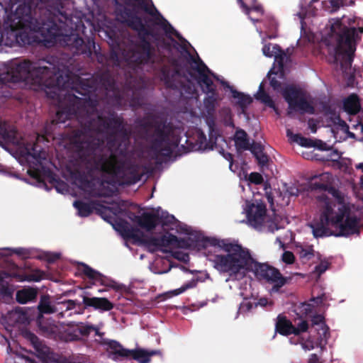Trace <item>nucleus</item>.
Masks as SVG:
<instances>
[{
  "label": "nucleus",
  "instance_id": "7ed1b4c3",
  "mask_svg": "<svg viewBox=\"0 0 363 363\" xmlns=\"http://www.w3.org/2000/svg\"><path fill=\"white\" fill-rule=\"evenodd\" d=\"M140 7L147 15L139 16L134 10L128 8H124L121 13L123 21L129 28L137 32L140 40L126 55L127 60L136 66L155 63V49L147 38L152 37L157 39V28L162 29L167 36L174 35L179 40L186 41L152 3L149 6L143 1L140 4Z\"/></svg>",
  "mask_w": 363,
  "mask_h": 363
},
{
  "label": "nucleus",
  "instance_id": "bb28decb",
  "mask_svg": "<svg viewBox=\"0 0 363 363\" xmlns=\"http://www.w3.org/2000/svg\"><path fill=\"white\" fill-rule=\"evenodd\" d=\"M37 324L40 330L46 336H52L57 334L58 327L54 320L45 319L43 315L37 318Z\"/></svg>",
  "mask_w": 363,
  "mask_h": 363
},
{
  "label": "nucleus",
  "instance_id": "393cba45",
  "mask_svg": "<svg viewBox=\"0 0 363 363\" xmlns=\"http://www.w3.org/2000/svg\"><path fill=\"white\" fill-rule=\"evenodd\" d=\"M24 9H26L27 13L21 17L23 19V22H25L26 23V26H23L22 28H18V41H16V45L19 46H25L26 45H30L32 43V39L30 35V33L26 30V28H29V20L30 19V16L29 14L30 9L26 8V6L24 7Z\"/></svg>",
  "mask_w": 363,
  "mask_h": 363
},
{
  "label": "nucleus",
  "instance_id": "a19ab883",
  "mask_svg": "<svg viewBox=\"0 0 363 363\" xmlns=\"http://www.w3.org/2000/svg\"><path fill=\"white\" fill-rule=\"evenodd\" d=\"M317 330L318 334L317 340L318 341L319 344L321 345L323 342L326 343L328 338L330 336L328 326L326 324H322V326Z\"/></svg>",
  "mask_w": 363,
  "mask_h": 363
},
{
  "label": "nucleus",
  "instance_id": "f8f14e48",
  "mask_svg": "<svg viewBox=\"0 0 363 363\" xmlns=\"http://www.w3.org/2000/svg\"><path fill=\"white\" fill-rule=\"evenodd\" d=\"M191 60L192 64L186 69V72L197 82L202 91L206 94L203 99V106L207 113L209 115L213 114L220 97L216 85L207 74H211L217 80H218V78L211 72L199 57L195 59L191 56Z\"/></svg>",
  "mask_w": 363,
  "mask_h": 363
},
{
  "label": "nucleus",
  "instance_id": "c9c22d12",
  "mask_svg": "<svg viewBox=\"0 0 363 363\" xmlns=\"http://www.w3.org/2000/svg\"><path fill=\"white\" fill-rule=\"evenodd\" d=\"M128 359H135L139 363H149L150 362L147 351L143 349L130 350Z\"/></svg>",
  "mask_w": 363,
  "mask_h": 363
},
{
  "label": "nucleus",
  "instance_id": "13d9d810",
  "mask_svg": "<svg viewBox=\"0 0 363 363\" xmlns=\"http://www.w3.org/2000/svg\"><path fill=\"white\" fill-rule=\"evenodd\" d=\"M330 264L326 262V261H322L319 264H318L317 266H315V271L318 274H322L323 273H324L328 268Z\"/></svg>",
  "mask_w": 363,
  "mask_h": 363
},
{
  "label": "nucleus",
  "instance_id": "c03bdc74",
  "mask_svg": "<svg viewBox=\"0 0 363 363\" xmlns=\"http://www.w3.org/2000/svg\"><path fill=\"white\" fill-rule=\"evenodd\" d=\"M60 258V254L57 252H44L39 256V259L47 261L49 264H52Z\"/></svg>",
  "mask_w": 363,
  "mask_h": 363
},
{
  "label": "nucleus",
  "instance_id": "a18cd8bd",
  "mask_svg": "<svg viewBox=\"0 0 363 363\" xmlns=\"http://www.w3.org/2000/svg\"><path fill=\"white\" fill-rule=\"evenodd\" d=\"M308 329V323L306 320L301 321L297 326L294 325L293 334L295 335H299L302 333H305Z\"/></svg>",
  "mask_w": 363,
  "mask_h": 363
},
{
  "label": "nucleus",
  "instance_id": "603ef678",
  "mask_svg": "<svg viewBox=\"0 0 363 363\" xmlns=\"http://www.w3.org/2000/svg\"><path fill=\"white\" fill-rule=\"evenodd\" d=\"M298 308L302 315H307L312 312L313 306L310 303H302Z\"/></svg>",
  "mask_w": 363,
  "mask_h": 363
},
{
  "label": "nucleus",
  "instance_id": "2f4dec72",
  "mask_svg": "<svg viewBox=\"0 0 363 363\" xmlns=\"http://www.w3.org/2000/svg\"><path fill=\"white\" fill-rule=\"evenodd\" d=\"M257 100L264 104L267 106L272 108L278 114L279 110L271 96L265 91L264 82H262L259 86L257 93L255 95Z\"/></svg>",
  "mask_w": 363,
  "mask_h": 363
},
{
  "label": "nucleus",
  "instance_id": "9b49d317",
  "mask_svg": "<svg viewBox=\"0 0 363 363\" xmlns=\"http://www.w3.org/2000/svg\"><path fill=\"white\" fill-rule=\"evenodd\" d=\"M331 32L337 36L335 48L334 62L340 61V69L344 74L351 69L354 57L356 46L354 38L357 35L355 28H348L340 18L331 25Z\"/></svg>",
  "mask_w": 363,
  "mask_h": 363
},
{
  "label": "nucleus",
  "instance_id": "f3484780",
  "mask_svg": "<svg viewBox=\"0 0 363 363\" xmlns=\"http://www.w3.org/2000/svg\"><path fill=\"white\" fill-rule=\"evenodd\" d=\"M73 206L78 211V214L81 217H87L94 211L101 216L103 219L108 222H111L109 219L112 218L109 216L111 208L101 204L99 201H93L89 203L81 200L74 201Z\"/></svg>",
  "mask_w": 363,
  "mask_h": 363
},
{
  "label": "nucleus",
  "instance_id": "680f3d73",
  "mask_svg": "<svg viewBox=\"0 0 363 363\" xmlns=\"http://www.w3.org/2000/svg\"><path fill=\"white\" fill-rule=\"evenodd\" d=\"M66 306V309H74L77 306L80 308L82 306V303L77 301V300H66V303H64Z\"/></svg>",
  "mask_w": 363,
  "mask_h": 363
},
{
  "label": "nucleus",
  "instance_id": "b1692460",
  "mask_svg": "<svg viewBox=\"0 0 363 363\" xmlns=\"http://www.w3.org/2000/svg\"><path fill=\"white\" fill-rule=\"evenodd\" d=\"M24 154L29 160L31 157L34 161L35 164H40L43 160L46 158V152L37 143L33 144L27 143L24 148Z\"/></svg>",
  "mask_w": 363,
  "mask_h": 363
},
{
  "label": "nucleus",
  "instance_id": "f03ea898",
  "mask_svg": "<svg viewBox=\"0 0 363 363\" xmlns=\"http://www.w3.org/2000/svg\"><path fill=\"white\" fill-rule=\"evenodd\" d=\"M57 62V59L52 56L39 60L38 62L23 60L13 62L6 72L1 75L0 80L6 84L23 83L31 89L44 90L48 98L61 104L63 101L62 96L65 97L67 92L76 94L73 87L77 86L80 81L92 80L95 74L89 79L77 76L74 81L70 82L69 75H66V79L63 78Z\"/></svg>",
  "mask_w": 363,
  "mask_h": 363
},
{
  "label": "nucleus",
  "instance_id": "20e7f679",
  "mask_svg": "<svg viewBox=\"0 0 363 363\" xmlns=\"http://www.w3.org/2000/svg\"><path fill=\"white\" fill-rule=\"evenodd\" d=\"M70 144L79 158L86 164V170L74 169L70 176L80 189L93 197H109L112 194L110 189H104V181L94 177L95 172H101L91 166V161L99 152H104V141L94 135H89L81 130H75L71 135Z\"/></svg>",
  "mask_w": 363,
  "mask_h": 363
},
{
  "label": "nucleus",
  "instance_id": "39448f33",
  "mask_svg": "<svg viewBox=\"0 0 363 363\" xmlns=\"http://www.w3.org/2000/svg\"><path fill=\"white\" fill-rule=\"evenodd\" d=\"M362 226L359 213L354 204L331 203H325L320 210L319 220L310 225L316 238L359 235Z\"/></svg>",
  "mask_w": 363,
  "mask_h": 363
},
{
  "label": "nucleus",
  "instance_id": "72a5a7b5",
  "mask_svg": "<svg viewBox=\"0 0 363 363\" xmlns=\"http://www.w3.org/2000/svg\"><path fill=\"white\" fill-rule=\"evenodd\" d=\"M232 96L238 99L237 104L240 108L242 113H245L247 106L252 102V99L250 95L245 94L237 90L232 91Z\"/></svg>",
  "mask_w": 363,
  "mask_h": 363
},
{
  "label": "nucleus",
  "instance_id": "4c0bfd02",
  "mask_svg": "<svg viewBox=\"0 0 363 363\" xmlns=\"http://www.w3.org/2000/svg\"><path fill=\"white\" fill-rule=\"evenodd\" d=\"M291 135V138L294 142L297 143L302 147H312L316 146L315 142L310 138L302 136L301 134H292L290 130H287V136Z\"/></svg>",
  "mask_w": 363,
  "mask_h": 363
},
{
  "label": "nucleus",
  "instance_id": "5701e85b",
  "mask_svg": "<svg viewBox=\"0 0 363 363\" xmlns=\"http://www.w3.org/2000/svg\"><path fill=\"white\" fill-rule=\"evenodd\" d=\"M104 345H107L106 351L109 357L113 359H128L130 350L124 348L118 341L107 340L104 341Z\"/></svg>",
  "mask_w": 363,
  "mask_h": 363
},
{
  "label": "nucleus",
  "instance_id": "cd10ccee",
  "mask_svg": "<svg viewBox=\"0 0 363 363\" xmlns=\"http://www.w3.org/2000/svg\"><path fill=\"white\" fill-rule=\"evenodd\" d=\"M294 325L285 315L279 314L277 318L275 330L284 336L293 334Z\"/></svg>",
  "mask_w": 363,
  "mask_h": 363
},
{
  "label": "nucleus",
  "instance_id": "c756f323",
  "mask_svg": "<svg viewBox=\"0 0 363 363\" xmlns=\"http://www.w3.org/2000/svg\"><path fill=\"white\" fill-rule=\"evenodd\" d=\"M343 108L350 115H356L361 109L359 96L356 94H350L343 101Z\"/></svg>",
  "mask_w": 363,
  "mask_h": 363
},
{
  "label": "nucleus",
  "instance_id": "864d4df0",
  "mask_svg": "<svg viewBox=\"0 0 363 363\" xmlns=\"http://www.w3.org/2000/svg\"><path fill=\"white\" fill-rule=\"evenodd\" d=\"M282 261L288 264H291L295 261V256L290 251H285L282 255Z\"/></svg>",
  "mask_w": 363,
  "mask_h": 363
},
{
  "label": "nucleus",
  "instance_id": "09e8293b",
  "mask_svg": "<svg viewBox=\"0 0 363 363\" xmlns=\"http://www.w3.org/2000/svg\"><path fill=\"white\" fill-rule=\"evenodd\" d=\"M159 220H160L161 225L163 227L169 225L170 224H174L177 221L174 216L169 214H167L166 216H162L161 217H160Z\"/></svg>",
  "mask_w": 363,
  "mask_h": 363
},
{
  "label": "nucleus",
  "instance_id": "4468645a",
  "mask_svg": "<svg viewBox=\"0 0 363 363\" xmlns=\"http://www.w3.org/2000/svg\"><path fill=\"white\" fill-rule=\"evenodd\" d=\"M255 274L259 279L273 284L274 291H278L286 283V278L282 276L279 270L267 264H258L255 268Z\"/></svg>",
  "mask_w": 363,
  "mask_h": 363
},
{
  "label": "nucleus",
  "instance_id": "f704fd0d",
  "mask_svg": "<svg viewBox=\"0 0 363 363\" xmlns=\"http://www.w3.org/2000/svg\"><path fill=\"white\" fill-rule=\"evenodd\" d=\"M39 315L51 314L56 313L55 304L51 305L50 299L47 296H43L38 306Z\"/></svg>",
  "mask_w": 363,
  "mask_h": 363
},
{
  "label": "nucleus",
  "instance_id": "774afa93",
  "mask_svg": "<svg viewBox=\"0 0 363 363\" xmlns=\"http://www.w3.org/2000/svg\"><path fill=\"white\" fill-rule=\"evenodd\" d=\"M308 363H322L316 354H311Z\"/></svg>",
  "mask_w": 363,
  "mask_h": 363
},
{
  "label": "nucleus",
  "instance_id": "8fccbe9b",
  "mask_svg": "<svg viewBox=\"0 0 363 363\" xmlns=\"http://www.w3.org/2000/svg\"><path fill=\"white\" fill-rule=\"evenodd\" d=\"M249 181L255 184H261L263 182L262 176L258 172H252L249 175Z\"/></svg>",
  "mask_w": 363,
  "mask_h": 363
},
{
  "label": "nucleus",
  "instance_id": "49530a36",
  "mask_svg": "<svg viewBox=\"0 0 363 363\" xmlns=\"http://www.w3.org/2000/svg\"><path fill=\"white\" fill-rule=\"evenodd\" d=\"M66 303V300L57 301L55 303L56 312H58L57 317L63 318L66 311H70L71 309H66V306L64 303Z\"/></svg>",
  "mask_w": 363,
  "mask_h": 363
},
{
  "label": "nucleus",
  "instance_id": "052dcab7",
  "mask_svg": "<svg viewBox=\"0 0 363 363\" xmlns=\"http://www.w3.org/2000/svg\"><path fill=\"white\" fill-rule=\"evenodd\" d=\"M262 52L266 57H272L277 53L276 50H271V44H266L262 48Z\"/></svg>",
  "mask_w": 363,
  "mask_h": 363
},
{
  "label": "nucleus",
  "instance_id": "338daca9",
  "mask_svg": "<svg viewBox=\"0 0 363 363\" xmlns=\"http://www.w3.org/2000/svg\"><path fill=\"white\" fill-rule=\"evenodd\" d=\"M270 86L274 89L278 90L281 87V82L278 81L275 77H270Z\"/></svg>",
  "mask_w": 363,
  "mask_h": 363
},
{
  "label": "nucleus",
  "instance_id": "58836bf2",
  "mask_svg": "<svg viewBox=\"0 0 363 363\" xmlns=\"http://www.w3.org/2000/svg\"><path fill=\"white\" fill-rule=\"evenodd\" d=\"M67 326L69 328L76 326L77 329L74 332L77 331L80 335L84 337H88L92 332V330L94 329V325L84 324L83 323H75L72 322L67 324Z\"/></svg>",
  "mask_w": 363,
  "mask_h": 363
},
{
  "label": "nucleus",
  "instance_id": "4d7b16f0",
  "mask_svg": "<svg viewBox=\"0 0 363 363\" xmlns=\"http://www.w3.org/2000/svg\"><path fill=\"white\" fill-rule=\"evenodd\" d=\"M311 322L313 325H318L319 328L322 326V324H325L324 316L320 314L313 315Z\"/></svg>",
  "mask_w": 363,
  "mask_h": 363
},
{
  "label": "nucleus",
  "instance_id": "4be33fe9",
  "mask_svg": "<svg viewBox=\"0 0 363 363\" xmlns=\"http://www.w3.org/2000/svg\"><path fill=\"white\" fill-rule=\"evenodd\" d=\"M160 216L158 214L145 212L140 216H134L133 220L141 228L146 231L153 230L158 224Z\"/></svg>",
  "mask_w": 363,
  "mask_h": 363
},
{
  "label": "nucleus",
  "instance_id": "de8ad7c7",
  "mask_svg": "<svg viewBox=\"0 0 363 363\" xmlns=\"http://www.w3.org/2000/svg\"><path fill=\"white\" fill-rule=\"evenodd\" d=\"M247 150H250L252 154L256 156L264 152V147L260 143L253 142L252 144L250 143V148Z\"/></svg>",
  "mask_w": 363,
  "mask_h": 363
},
{
  "label": "nucleus",
  "instance_id": "37998d69",
  "mask_svg": "<svg viewBox=\"0 0 363 363\" xmlns=\"http://www.w3.org/2000/svg\"><path fill=\"white\" fill-rule=\"evenodd\" d=\"M196 284H197V281L194 279H192L191 281L184 284L182 287L172 291L171 293L174 296L179 295V294L184 293L186 290H187L189 289H192V288L196 287Z\"/></svg>",
  "mask_w": 363,
  "mask_h": 363
},
{
  "label": "nucleus",
  "instance_id": "ea45409f",
  "mask_svg": "<svg viewBox=\"0 0 363 363\" xmlns=\"http://www.w3.org/2000/svg\"><path fill=\"white\" fill-rule=\"evenodd\" d=\"M33 348L38 353L37 357L42 361H45L49 355V347L42 343L41 341L34 345Z\"/></svg>",
  "mask_w": 363,
  "mask_h": 363
},
{
  "label": "nucleus",
  "instance_id": "e2e57ef3",
  "mask_svg": "<svg viewBox=\"0 0 363 363\" xmlns=\"http://www.w3.org/2000/svg\"><path fill=\"white\" fill-rule=\"evenodd\" d=\"M332 6V11H337L340 6H344L345 4L343 0H329Z\"/></svg>",
  "mask_w": 363,
  "mask_h": 363
},
{
  "label": "nucleus",
  "instance_id": "6e6552de",
  "mask_svg": "<svg viewBox=\"0 0 363 363\" xmlns=\"http://www.w3.org/2000/svg\"><path fill=\"white\" fill-rule=\"evenodd\" d=\"M135 136L149 145V150L153 153V158L160 155L170 156L172 153L169 137L174 128L166 119L154 114H147L135 121Z\"/></svg>",
  "mask_w": 363,
  "mask_h": 363
},
{
  "label": "nucleus",
  "instance_id": "473e14b6",
  "mask_svg": "<svg viewBox=\"0 0 363 363\" xmlns=\"http://www.w3.org/2000/svg\"><path fill=\"white\" fill-rule=\"evenodd\" d=\"M37 297V291L33 288L23 289L16 292V299L21 304L32 301Z\"/></svg>",
  "mask_w": 363,
  "mask_h": 363
},
{
  "label": "nucleus",
  "instance_id": "aec40b11",
  "mask_svg": "<svg viewBox=\"0 0 363 363\" xmlns=\"http://www.w3.org/2000/svg\"><path fill=\"white\" fill-rule=\"evenodd\" d=\"M82 297L84 310L92 308L104 312L109 311L114 307L113 303L106 298L89 297L86 295H82Z\"/></svg>",
  "mask_w": 363,
  "mask_h": 363
},
{
  "label": "nucleus",
  "instance_id": "a211bd4d",
  "mask_svg": "<svg viewBox=\"0 0 363 363\" xmlns=\"http://www.w3.org/2000/svg\"><path fill=\"white\" fill-rule=\"evenodd\" d=\"M26 26L25 22L20 16L15 15L11 19L9 26L4 28L2 30V45L9 47L15 46L16 41H18L17 30L18 28H22Z\"/></svg>",
  "mask_w": 363,
  "mask_h": 363
},
{
  "label": "nucleus",
  "instance_id": "3c124183",
  "mask_svg": "<svg viewBox=\"0 0 363 363\" xmlns=\"http://www.w3.org/2000/svg\"><path fill=\"white\" fill-rule=\"evenodd\" d=\"M12 251L14 254L21 257L23 259L29 258L30 256V252L26 248H23V247L15 248V249L12 250Z\"/></svg>",
  "mask_w": 363,
  "mask_h": 363
},
{
  "label": "nucleus",
  "instance_id": "412c9836",
  "mask_svg": "<svg viewBox=\"0 0 363 363\" xmlns=\"http://www.w3.org/2000/svg\"><path fill=\"white\" fill-rule=\"evenodd\" d=\"M82 274H84L87 278L94 281L95 284L99 283L101 285L109 286L113 289H118V286H116V284L107 279L106 277L104 276L100 272L90 267L89 265L82 263L81 268L79 269Z\"/></svg>",
  "mask_w": 363,
  "mask_h": 363
},
{
  "label": "nucleus",
  "instance_id": "79ce46f5",
  "mask_svg": "<svg viewBox=\"0 0 363 363\" xmlns=\"http://www.w3.org/2000/svg\"><path fill=\"white\" fill-rule=\"evenodd\" d=\"M273 50H277V53L274 54L275 60L277 61L281 69L284 67V60L286 57V53L281 50L279 45H274Z\"/></svg>",
  "mask_w": 363,
  "mask_h": 363
},
{
  "label": "nucleus",
  "instance_id": "0e129e2a",
  "mask_svg": "<svg viewBox=\"0 0 363 363\" xmlns=\"http://www.w3.org/2000/svg\"><path fill=\"white\" fill-rule=\"evenodd\" d=\"M220 153L226 160L230 162V168L231 169L233 163V155L230 152H225L223 149L220 151Z\"/></svg>",
  "mask_w": 363,
  "mask_h": 363
},
{
  "label": "nucleus",
  "instance_id": "a878e982",
  "mask_svg": "<svg viewBox=\"0 0 363 363\" xmlns=\"http://www.w3.org/2000/svg\"><path fill=\"white\" fill-rule=\"evenodd\" d=\"M18 133L16 129L7 127L0 121V143L16 145L18 143Z\"/></svg>",
  "mask_w": 363,
  "mask_h": 363
},
{
  "label": "nucleus",
  "instance_id": "5fc2aeb1",
  "mask_svg": "<svg viewBox=\"0 0 363 363\" xmlns=\"http://www.w3.org/2000/svg\"><path fill=\"white\" fill-rule=\"evenodd\" d=\"M48 178L49 182L53 184H60L61 186H65V183L62 182L57 176L51 171L47 172Z\"/></svg>",
  "mask_w": 363,
  "mask_h": 363
},
{
  "label": "nucleus",
  "instance_id": "9d476101",
  "mask_svg": "<svg viewBox=\"0 0 363 363\" xmlns=\"http://www.w3.org/2000/svg\"><path fill=\"white\" fill-rule=\"evenodd\" d=\"M118 230L123 237L133 239L143 246L146 247L151 252L158 250L166 252L162 250L163 247H172L176 248L189 249L193 245L202 247L201 240L206 237L201 235H196L194 238H179L172 233H167L160 238L145 235L138 228L130 226L128 222L121 220L117 223Z\"/></svg>",
  "mask_w": 363,
  "mask_h": 363
},
{
  "label": "nucleus",
  "instance_id": "e433bc0d",
  "mask_svg": "<svg viewBox=\"0 0 363 363\" xmlns=\"http://www.w3.org/2000/svg\"><path fill=\"white\" fill-rule=\"evenodd\" d=\"M1 273V276L4 277V279L3 280L5 279V278H10V277H13V278H17L19 280L21 281H23V280H28V281H39L42 279V274L40 271H38L36 273H33V274H28L27 277H26V279H22L21 277V276L17 274V273H9V272H0Z\"/></svg>",
  "mask_w": 363,
  "mask_h": 363
},
{
  "label": "nucleus",
  "instance_id": "1a4fd4ad",
  "mask_svg": "<svg viewBox=\"0 0 363 363\" xmlns=\"http://www.w3.org/2000/svg\"><path fill=\"white\" fill-rule=\"evenodd\" d=\"M202 247L208 245L220 247L226 254L215 255L209 258L213 267L221 273L237 275L241 270L246 269L252 261L249 250L241 245L228 242L225 240L206 238L201 240Z\"/></svg>",
  "mask_w": 363,
  "mask_h": 363
},
{
  "label": "nucleus",
  "instance_id": "423d86ee",
  "mask_svg": "<svg viewBox=\"0 0 363 363\" xmlns=\"http://www.w3.org/2000/svg\"><path fill=\"white\" fill-rule=\"evenodd\" d=\"M71 20L70 13L65 10L62 3L60 2L55 9L54 17L48 18L43 23L42 35L44 40L50 45L59 43L69 50L74 55H84L91 57L95 50L94 40L92 38L85 40L72 30L68 34L67 23Z\"/></svg>",
  "mask_w": 363,
  "mask_h": 363
},
{
  "label": "nucleus",
  "instance_id": "ddd939ff",
  "mask_svg": "<svg viewBox=\"0 0 363 363\" xmlns=\"http://www.w3.org/2000/svg\"><path fill=\"white\" fill-rule=\"evenodd\" d=\"M284 100L288 104L287 116L291 117L293 112L301 114L315 113V108L306 99L303 92L294 86H286L282 93Z\"/></svg>",
  "mask_w": 363,
  "mask_h": 363
},
{
  "label": "nucleus",
  "instance_id": "0eeeda50",
  "mask_svg": "<svg viewBox=\"0 0 363 363\" xmlns=\"http://www.w3.org/2000/svg\"><path fill=\"white\" fill-rule=\"evenodd\" d=\"M128 130L129 143L122 151L118 147H104V152H99L91 164L93 168L99 169L102 174H108L119 180L121 184L130 186L141 179L140 167L125 158L130 145V132Z\"/></svg>",
  "mask_w": 363,
  "mask_h": 363
},
{
  "label": "nucleus",
  "instance_id": "c85d7f7f",
  "mask_svg": "<svg viewBox=\"0 0 363 363\" xmlns=\"http://www.w3.org/2000/svg\"><path fill=\"white\" fill-rule=\"evenodd\" d=\"M235 146L237 151L242 152L250 148V140L248 135L243 129H238L234 135Z\"/></svg>",
  "mask_w": 363,
  "mask_h": 363
},
{
  "label": "nucleus",
  "instance_id": "f257e3e1",
  "mask_svg": "<svg viewBox=\"0 0 363 363\" xmlns=\"http://www.w3.org/2000/svg\"><path fill=\"white\" fill-rule=\"evenodd\" d=\"M73 88L82 97L74 93H66L52 123H65L66 121L77 119L82 128L73 130L69 134V140L75 130H81L89 135H93L94 133H106V140L111 147L116 146L124 150L129 143V136L123 118L113 112L107 116L99 114L97 106L102 101L116 108H139L144 104L143 88L130 79L120 90L112 73L108 69L96 73L91 81H80Z\"/></svg>",
  "mask_w": 363,
  "mask_h": 363
},
{
  "label": "nucleus",
  "instance_id": "dca6fc26",
  "mask_svg": "<svg viewBox=\"0 0 363 363\" xmlns=\"http://www.w3.org/2000/svg\"><path fill=\"white\" fill-rule=\"evenodd\" d=\"M168 62L174 69L168 65H163L160 69V79L167 88H177L178 78L185 76L182 74V67L179 59L171 57Z\"/></svg>",
  "mask_w": 363,
  "mask_h": 363
},
{
  "label": "nucleus",
  "instance_id": "69168bd1",
  "mask_svg": "<svg viewBox=\"0 0 363 363\" xmlns=\"http://www.w3.org/2000/svg\"><path fill=\"white\" fill-rule=\"evenodd\" d=\"M313 250H306L303 249L300 252V257L302 259H309L313 257V254L312 252Z\"/></svg>",
  "mask_w": 363,
  "mask_h": 363
},
{
  "label": "nucleus",
  "instance_id": "6ab92c4d",
  "mask_svg": "<svg viewBox=\"0 0 363 363\" xmlns=\"http://www.w3.org/2000/svg\"><path fill=\"white\" fill-rule=\"evenodd\" d=\"M266 213L267 208L264 203L259 202L257 204H251L247 212L250 224L255 228H261L266 218Z\"/></svg>",
  "mask_w": 363,
  "mask_h": 363
},
{
  "label": "nucleus",
  "instance_id": "2eb2a0df",
  "mask_svg": "<svg viewBox=\"0 0 363 363\" xmlns=\"http://www.w3.org/2000/svg\"><path fill=\"white\" fill-rule=\"evenodd\" d=\"M328 178V174H322L319 177L315 176L310 183V188L312 191H327L330 194L334 201H326L325 203H341L342 205L352 204L345 201V196L339 189L328 183L323 182V180Z\"/></svg>",
  "mask_w": 363,
  "mask_h": 363
},
{
  "label": "nucleus",
  "instance_id": "6e6d98bb",
  "mask_svg": "<svg viewBox=\"0 0 363 363\" xmlns=\"http://www.w3.org/2000/svg\"><path fill=\"white\" fill-rule=\"evenodd\" d=\"M24 337L30 341L33 346L40 341L37 335L28 330L24 332Z\"/></svg>",
  "mask_w": 363,
  "mask_h": 363
},
{
  "label": "nucleus",
  "instance_id": "bf43d9fd",
  "mask_svg": "<svg viewBox=\"0 0 363 363\" xmlns=\"http://www.w3.org/2000/svg\"><path fill=\"white\" fill-rule=\"evenodd\" d=\"M256 160H257V163L260 166H264L268 163L269 159L267 154H265L264 152L261 154H259L256 156H255Z\"/></svg>",
  "mask_w": 363,
  "mask_h": 363
},
{
  "label": "nucleus",
  "instance_id": "7c9ffc66",
  "mask_svg": "<svg viewBox=\"0 0 363 363\" xmlns=\"http://www.w3.org/2000/svg\"><path fill=\"white\" fill-rule=\"evenodd\" d=\"M170 89L179 91L181 95L186 98H192L196 93L194 83L189 79L185 82H181L179 78H178V86L177 88Z\"/></svg>",
  "mask_w": 363,
  "mask_h": 363
}]
</instances>
